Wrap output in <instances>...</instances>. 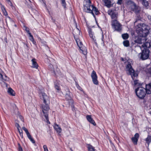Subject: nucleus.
<instances>
[{
    "mask_svg": "<svg viewBox=\"0 0 151 151\" xmlns=\"http://www.w3.org/2000/svg\"><path fill=\"white\" fill-rule=\"evenodd\" d=\"M149 27L145 24L139 23L136 27V31L138 36L134 40L136 43L138 44H145L146 42V37L149 34Z\"/></svg>",
    "mask_w": 151,
    "mask_h": 151,
    "instance_id": "nucleus-1",
    "label": "nucleus"
},
{
    "mask_svg": "<svg viewBox=\"0 0 151 151\" xmlns=\"http://www.w3.org/2000/svg\"><path fill=\"white\" fill-rule=\"evenodd\" d=\"M41 94L43 98L44 103L45 104V105H42V111L44 114V116L47 122L50 124V123L49 121L48 114V111L50 109L48 104L50 102L49 98L45 93H41Z\"/></svg>",
    "mask_w": 151,
    "mask_h": 151,
    "instance_id": "nucleus-2",
    "label": "nucleus"
},
{
    "mask_svg": "<svg viewBox=\"0 0 151 151\" xmlns=\"http://www.w3.org/2000/svg\"><path fill=\"white\" fill-rule=\"evenodd\" d=\"M144 47V49L142 50L141 52L138 54L139 58L142 60L148 59L149 57L150 53V51L148 48Z\"/></svg>",
    "mask_w": 151,
    "mask_h": 151,
    "instance_id": "nucleus-3",
    "label": "nucleus"
},
{
    "mask_svg": "<svg viewBox=\"0 0 151 151\" xmlns=\"http://www.w3.org/2000/svg\"><path fill=\"white\" fill-rule=\"evenodd\" d=\"M135 92L137 97L141 99L144 98L146 93H147L145 88H143L141 86L136 89Z\"/></svg>",
    "mask_w": 151,
    "mask_h": 151,
    "instance_id": "nucleus-4",
    "label": "nucleus"
},
{
    "mask_svg": "<svg viewBox=\"0 0 151 151\" xmlns=\"http://www.w3.org/2000/svg\"><path fill=\"white\" fill-rule=\"evenodd\" d=\"M126 69L129 72V74L131 76V77L133 80L135 78V77L138 76V74L132 68V65L130 63H128L126 67Z\"/></svg>",
    "mask_w": 151,
    "mask_h": 151,
    "instance_id": "nucleus-5",
    "label": "nucleus"
},
{
    "mask_svg": "<svg viewBox=\"0 0 151 151\" xmlns=\"http://www.w3.org/2000/svg\"><path fill=\"white\" fill-rule=\"evenodd\" d=\"M127 4L128 5H130L132 10L134 11L136 13L139 12L140 10V7L137 6L133 2L131 1H129L127 2Z\"/></svg>",
    "mask_w": 151,
    "mask_h": 151,
    "instance_id": "nucleus-6",
    "label": "nucleus"
},
{
    "mask_svg": "<svg viewBox=\"0 0 151 151\" xmlns=\"http://www.w3.org/2000/svg\"><path fill=\"white\" fill-rule=\"evenodd\" d=\"M75 40L78 47L81 50V52H82L85 55H86L87 52L86 47L83 45L82 42L79 39H75Z\"/></svg>",
    "mask_w": 151,
    "mask_h": 151,
    "instance_id": "nucleus-7",
    "label": "nucleus"
},
{
    "mask_svg": "<svg viewBox=\"0 0 151 151\" xmlns=\"http://www.w3.org/2000/svg\"><path fill=\"white\" fill-rule=\"evenodd\" d=\"M107 13L110 16L112 20H117L118 17V12L115 9H111L108 10Z\"/></svg>",
    "mask_w": 151,
    "mask_h": 151,
    "instance_id": "nucleus-8",
    "label": "nucleus"
},
{
    "mask_svg": "<svg viewBox=\"0 0 151 151\" xmlns=\"http://www.w3.org/2000/svg\"><path fill=\"white\" fill-rule=\"evenodd\" d=\"M111 24L112 27L117 31H120L122 29L121 25L116 20H112Z\"/></svg>",
    "mask_w": 151,
    "mask_h": 151,
    "instance_id": "nucleus-9",
    "label": "nucleus"
},
{
    "mask_svg": "<svg viewBox=\"0 0 151 151\" xmlns=\"http://www.w3.org/2000/svg\"><path fill=\"white\" fill-rule=\"evenodd\" d=\"M91 1L90 0H85L84 6V10L86 12H91L90 9L92 5H91Z\"/></svg>",
    "mask_w": 151,
    "mask_h": 151,
    "instance_id": "nucleus-10",
    "label": "nucleus"
},
{
    "mask_svg": "<svg viewBox=\"0 0 151 151\" xmlns=\"http://www.w3.org/2000/svg\"><path fill=\"white\" fill-rule=\"evenodd\" d=\"M22 129L25 132L27 136L28 139L30 140V141L33 144L35 143V141L34 139L32 137L31 135L27 129L25 127H23L22 128Z\"/></svg>",
    "mask_w": 151,
    "mask_h": 151,
    "instance_id": "nucleus-11",
    "label": "nucleus"
},
{
    "mask_svg": "<svg viewBox=\"0 0 151 151\" xmlns=\"http://www.w3.org/2000/svg\"><path fill=\"white\" fill-rule=\"evenodd\" d=\"M91 77L93 83L95 85H98V81L97 80V76L96 72L94 70L93 71L91 74Z\"/></svg>",
    "mask_w": 151,
    "mask_h": 151,
    "instance_id": "nucleus-12",
    "label": "nucleus"
},
{
    "mask_svg": "<svg viewBox=\"0 0 151 151\" xmlns=\"http://www.w3.org/2000/svg\"><path fill=\"white\" fill-rule=\"evenodd\" d=\"M0 78H1L3 82V85H4L6 88L8 87V84L7 83L5 82V81H9V78L6 75L4 74L3 75L0 73Z\"/></svg>",
    "mask_w": 151,
    "mask_h": 151,
    "instance_id": "nucleus-13",
    "label": "nucleus"
},
{
    "mask_svg": "<svg viewBox=\"0 0 151 151\" xmlns=\"http://www.w3.org/2000/svg\"><path fill=\"white\" fill-rule=\"evenodd\" d=\"M90 9L91 10V12H88V13H91L93 16L94 15V12L96 15L99 14V12L96 7L94 6L93 5H92Z\"/></svg>",
    "mask_w": 151,
    "mask_h": 151,
    "instance_id": "nucleus-14",
    "label": "nucleus"
},
{
    "mask_svg": "<svg viewBox=\"0 0 151 151\" xmlns=\"http://www.w3.org/2000/svg\"><path fill=\"white\" fill-rule=\"evenodd\" d=\"M139 135L138 133H136L134 137L132 138V140L134 145H137L139 138Z\"/></svg>",
    "mask_w": 151,
    "mask_h": 151,
    "instance_id": "nucleus-15",
    "label": "nucleus"
},
{
    "mask_svg": "<svg viewBox=\"0 0 151 151\" xmlns=\"http://www.w3.org/2000/svg\"><path fill=\"white\" fill-rule=\"evenodd\" d=\"M145 89L146 91L147 94H150L151 93V83L146 85Z\"/></svg>",
    "mask_w": 151,
    "mask_h": 151,
    "instance_id": "nucleus-16",
    "label": "nucleus"
},
{
    "mask_svg": "<svg viewBox=\"0 0 151 151\" xmlns=\"http://www.w3.org/2000/svg\"><path fill=\"white\" fill-rule=\"evenodd\" d=\"M86 118L88 121L90 122L91 124H93L94 126L96 125V124L94 121L93 120V119L92 118L91 115H87L86 116Z\"/></svg>",
    "mask_w": 151,
    "mask_h": 151,
    "instance_id": "nucleus-17",
    "label": "nucleus"
},
{
    "mask_svg": "<svg viewBox=\"0 0 151 151\" xmlns=\"http://www.w3.org/2000/svg\"><path fill=\"white\" fill-rule=\"evenodd\" d=\"M31 61L32 63V67L37 69L38 67V65L37 63L36 60L35 58H33L32 60Z\"/></svg>",
    "mask_w": 151,
    "mask_h": 151,
    "instance_id": "nucleus-18",
    "label": "nucleus"
},
{
    "mask_svg": "<svg viewBox=\"0 0 151 151\" xmlns=\"http://www.w3.org/2000/svg\"><path fill=\"white\" fill-rule=\"evenodd\" d=\"M103 1L105 5L108 8H110L112 6L111 4V2L109 0H102Z\"/></svg>",
    "mask_w": 151,
    "mask_h": 151,
    "instance_id": "nucleus-19",
    "label": "nucleus"
},
{
    "mask_svg": "<svg viewBox=\"0 0 151 151\" xmlns=\"http://www.w3.org/2000/svg\"><path fill=\"white\" fill-rule=\"evenodd\" d=\"M88 32L90 37L94 41L95 43L97 45V42H96V40L95 39V37L94 36V34L93 33L91 29H90L89 30Z\"/></svg>",
    "mask_w": 151,
    "mask_h": 151,
    "instance_id": "nucleus-20",
    "label": "nucleus"
},
{
    "mask_svg": "<svg viewBox=\"0 0 151 151\" xmlns=\"http://www.w3.org/2000/svg\"><path fill=\"white\" fill-rule=\"evenodd\" d=\"M54 128L57 132L60 133L61 132L62 129L58 125L56 124H55L54 126Z\"/></svg>",
    "mask_w": 151,
    "mask_h": 151,
    "instance_id": "nucleus-21",
    "label": "nucleus"
},
{
    "mask_svg": "<svg viewBox=\"0 0 151 151\" xmlns=\"http://www.w3.org/2000/svg\"><path fill=\"white\" fill-rule=\"evenodd\" d=\"M142 46L147 48H150L151 47V42H146L145 44H142Z\"/></svg>",
    "mask_w": 151,
    "mask_h": 151,
    "instance_id": "nucleus-22",
    "label": "nucleus"
},
{
    "mask_svg": "<svg viewBox=\"0 0 151 151\" xmlns=\"http://www.w3.org/2000/svg\"><path fill=\"white\" fill-rule=\"evenodd\" d=\"M65 98L67 100H71L72 99L71 93L69 92H68L66 94Z\"/></svg>",
    "mask_w": 151,
    "mask_h": 151,
    "instance_id": "nucleus-23",
    "label": "nucleus"
},
{
    "mask_svg": "<svg viewBox=\"0 0 151 151\" xmlns=\"http://www.w3.org/2000/svg\"><path fill=\"white\" fill-rule=\"evenodd\" d=\"M104 35H102L101 38V40H98V43L104 46V40H103L104 39Z\"/></svg>",
    "mask_w": 151,
    "mask_h": 151,
    "instance_id": "nucleus-24",
    "label": "nucleus"
},
{
    "mask_svg": "<svg viewBox=\"0 0 151 151\" xmlns=\"http://www.w3.org/2000/svg\"><path fill=\"white\" fill-rule=\"evenodd\" d=\"M8 93L10 94V95L12 96H14L15 94V93L11 88H9L8 90Z\"/></svg>",
    "mask_w": 151,
    "mask_h": 151,
    "instance_id": "nucleus-25",
    "label": "nucleus"
},
{
    "mask_svg": "<svg viewBox=\"0 0 151 151\" xmlns=\"http://www.w3.org/2000/svg\"><path fill=\"white\" fill-rule=\"evenodd\" d=\"M145 140L146 143L148 144V146L149 144L151 142V136L148 135L147 137L145 139Z\"/></svg>",
    "mask_w": 151,
    "mask_h": 151,
    "instance_id": "nucleus-26",
    "label": "nucleus"
},
{
    "mask_svg": "<svg viewBox=\"0 0 151 151\" xmlns=\"http://www.w3.org/2000/svg\"><path fill=\"white\" fill-rule=\"evenodd\" d=\"M6 22L7 24V22L8 21V22H11L12 23H14V22L11 19L10 17L8 16H6Z\"/></svg>",
    "mask_w": 151,
    "mask_h": 151,
    "instance_id": "nucleus-27",
    "label": "nucleus"
},
{
    "mask_svg": "<svg viewBox=\"0 0 151 151\" xmlns=\"http://www.w3.org/2000/svg\"><path fill=\"white\" fill-rule=\"evenodd\" d=\"M88 150L89 151H95L94 147L90 145H88Z\"/></svg>",
    "mask_w": 151,
    "mask_h": 151,
    "instance_id": "nucleus-28",
    "label": "nucleus"
},
{
    "mask_svg": "<svg viewBox=\"0 0 151 151\" xmlns=\"http://www.w3.org/2000/svg\"><path fill=\"white\" fill-rule=\"evenodd\" d=\"M122 38L124 40H126L129 37V35L127 33L123 34L122 35Z\"/></svg>",
    "mask_w": 151,
    "mask_h": 151,
    "instance_id": "nucleus-29",
    "label": "nucleus"
},
{
    "mask_svg": "<svg viewBox=\"0 0 151 151\" xmlns=\"http://www.w3.org/2000/svg\"><path fill=\"white\" fill-rule=\"evenodd\" d=\"M123 43L125 47H127L129 46V42L128 40L124 41L123 42Z\"/></svg>",
    "mask_w": 151,
    "mask_h": 151,
    "instance_id": "nucleus-30",
    "label": "nucleus"
},
{
    "mask_svg": "<svg viewBox=\"0 0 151 151\" xmlns=\"http://www.w3.org/2000/svg\"><path fill=\"white\" fill-rule=\"evenodd\" d=\"M142 4L146 7H147L148 6V2L146 1V0H144L142 1Z\"/></svg>",
    "mask_w": 151,
    "mask_h": 151,
    "instance_id": "nucleus-31",
    "label": "nucleus"
},
{
    "mask_svg": "<svg viewBox=\"0 0 151 151\" xmlns=\"http://www.w3.org/2000/svg\"><path fill=\"white\" fill-rule=\"evenodd\" d=\"M55 87L56 89H57V90L58 91H60V87L59 86V84H58V83H55Z\"/></svg>",
    "mask_w": 151,
    "mask_h": 151,
    "instance_id": "nucleus-32",
    "label": "nucleus"
},
{
    "mask_svg": "<svg viewBox=\"0 0 151 151\" xmlns=\"http://www.w3.org/2000/svg\"><path fill=\"white\" fill-rule=\"evenodd\" d=\"M62 6L64 8L66 7V3L65 0H61Z\"/></svg>",
    "mask_w": 151,
    "mask_h": 151,
    "instance_id": "nucleus-33",
    "label": "nucleus"
},
{
    "mask_svg": "<svg viewBox=\"0 0 151 151\" xmlns=\"http://www.w3.org/2000/svg\"><path fill=\"white\" fill-rule=\"evenodd\" d=\"M18 151H23L22 150V147L21 146L19 143H18Z\"/></svg>",
    "mask_w": 151,
    "mask_h": 151,
    "instance_id": "nucleus-34",
    "label": "nucleus"
},
{
    "mask_svg": "<svg viewBox=\"0 0 151 151\" xmlns=\"http://www.w3.org/2000/svg\"><path fill=\"white\" fill-rule=\"evenodd\" d=\"M16 122L15 123V126L17 127V129L18 130H20L19 128H20V127L19 126V125L18 123L17 122V120L16 121Z\"/></svg>",
    "mask_w": 151,
    "mask_h": 151,
    "instance_id": "nucleus-35",
    "label": "nucleus"
},
{
    "mask_svg": "<svg viewBox=\"0 0 151 151\" xmlns=\"http://www.w3.org/2000/svg\"><path fill=\"white\" fill-rule=\"evenodd\" d=\"M18 131L19 133L20 136H21L22 138H23V135L22 131V130H21V131L20 130Z\"/></svg>",
    "mask_w": 151,
    "mask_h": 151,
    "instance_id": "nucleus-36",
    "label": "nucleus"
},
{
    "mask_svg": "<svg viewBox=\"0 0 151 151\" xmlns=\"http://www.w3.org/2000/svg\"><path fill=\"white\" fill-rule=\"evenodd\" d=\"M18 118L20 119L22 122H24V119L23 117L20 115H19L17 116Z\"/></svg>",
    "mask_w": 151,
    "mask_h": 151,
    "instance_id": "nucleus-37",
    "label": "nucleus"
},
{
    "mask_svg": "<svg viewBox=\"0 0 151 151\" xmlns=\"http://www.w3.org/2000/svg\"><path fill=\"white\" fill-rule=\"evenodd\" d=\"M29 40L32 42L34 44H35L36 42L34 40L33 37H31L29 38Z\"/></svg>",
    "mask_w": 151,
    "mask_h": 151,
    "instance_id": "nucleus-38",
    "label": "nucleus"
},
{
    "mask_svg": "<svg viewBox=\"0 0 151 151\" xmlns=\"http://www.w3.org/2000/svg\"><path fill=\"white\" fill-rule=\"evenodd\" d=\"M43 148L44 149V151H48L47 147L46 145L43 146Z\"/></svg>",
    "mask_w": 151,
    "mask_h": 151,
    "instance_id": "nucleus-39",
    "label": "nucleus"
},
{
    "mask_svg": "<svg viewBox=\"0 0 151 151\" xmlns=\"http://www.w3.org/2000/svg\"><path fill=\"white\" fill-rule=\"evenodd\" d=\"M122 2V0H118L116 3L118 5H121Z\"/></svg>",
    "mask_w": 151,
    "mask_h": 151,
    "instance_id": "nucleus-40",
    "label": "nucleus"
},
{
    "mask_svg": "<svg viewBox=\"0 0 151 151\" xmlns=\"http://www.w3.org/2000/svg\"><path fill=\"white\" fill-rule=\"evenodd\" d=\"M3 12L4 16H6L8 15L7 13L6 10L4 12Z\"/></svg>",
    "mask_w": 151,
    "mask_h": 151,
    "instance_id": "nucleus-41",
    "label": "nucleus"
},
{
    "mask_svg": "<svg viewBox=\"0 0 151 151\" xmlns=\"http://www.w3.org/2000/svg\"><path fill=\"white\" fill-rule=\"evenodd\" d=\"M138 83V80H135L134 81V83L135 85H136Z\"/></svg>",
    "mask_w": 151,
    "mask_h": 151,
    "instance_id": "nucleus-42",
    "label": "nucleus"
},
{
    "mask_svg": "<svg viewBox=\"0 0 151 151\" xmlns=\"http://www.w3.org/2000/svg\"><path fill=\"white\" fill-rule=\"evenodd\" d=\"M1 9H2V11H3V12L5 11V10H6L5 9V8H4V6H1Z\"/></svg>",
    "mask_w": 151,
    "mask_h": 151,
    "instance_id": "nucleus-43",
    "label": "nucleus"
},
{
    "mask_svg": "<svg viewBox=\"0 0 151 151\" xmlns=\"http://www.w3.org/2000/svg\"><path fill=\"white\" fill-rule=\"evenodd\" d=\"M147 17L148 19L151 21V16L150 15H148L147 16Z\"/></svg>",
    "mask_w": 151,
    "mask_h": 151,
    "instance_id": "nucleus-44",
    "label": "nucleus"
},
{
    "mask_svg": "<svg viewBox=\"0 0 151 151\" xmlns=\"http://www.w3.org/2000/svg\"><path fill=\"white\" fill-rule=\"evenodd\" d=\"M26 30L28 34H29V33H30L29 30L28 29H26Z\"/></svg>",
    "mask_w": 151,
    "mask_h": 151,
    "instance_id": "nucleus-45",
    "label": "nucleus"
},
{
    "mask_svg": "<svg viewBox=\"0 0 151 151\" xmlns=\"http://www.w3.org/2000/svg\"><path fill=\"white\" fill-rule=\"evenodd\" d=\"M29 34V36L30 37H33V36L30 33H29V34Z\"/></svg>",
    "mask_w": 151,
    "mask_h": 151,
    "instance_id": "nucleus-46",
    "label": "nucleus"
},
{
    "mask_svg": "<svg viewBox=\"0 0 151 151\" xmlns=\"http://www.w3.org/2000/svg\"><path fill=\"white\" fill-rule=\"evenodd\" d=\"M122 61H124V59L122 58Z\"/></svg>",
    "mask_w": 151,
    "mask_h": 151,
    "instance_id": "nucleus-47",
    "label": "nucleus"
},
{
    "mask_svg": "<svg viewBox=\"0 0 151 151\" xmlns=\"http://www.w3.org/2000/svg\"><path fill=\"white\" fill-rule=\"evenodd\" d=\"M140 1H144V0H139Z\"/></svg>",
    "mask_w": 151,
    "mask_h": 151,
    "instance_id": "nucleus-48",
    "label": "nucleus"
},
{
    "mask_svg": "<svg viewBox=\"0 0 151 151\" xmlns=\"http://www.w3.org/2000/svg\"><path fill=\"white\" fill-rule=\"evenodd\" d=\"M137 22V21H136L135 22H134V23L135 24Z\"/></svg>",
    "mask_w": 151,
    "mask_h": 151,
    "instance_id": "nucleus-49",
    "label": "nucleus"
},
{
    "mask_svg": "<svg viewBox=\"0 0 151 151\" xmlns=\"http://www.w3.org/2000/svg\"><path fill=\"white\" fill-rule=\"evenodd\" d=\"M14 26H15V27H16V25H15H15H14Z\"/></svg>",
    "mask_w": 151,
    "mask_h": 151,
    "instance_id": "nucleus-50",
    "label": "nucleus"
},
{
    "mask_svg": "<svg viewBox=\"0 0 151 151\" xmlns=\"http://www.w3.org/2000/svg\"><path fill=\"white\" fill-rule=\"evenodd\" d=\"M14 106L16 107V106L15 105H14Z\"/></svg>",
    "mask_w": 151,
    "mask_h": 151,
    "instance_id": "nucleus-51",
    "label": "nucleus"
},
{
    "mask_svg": "<svg viewBox=\"0 0 151 151\" xmlns=\"http://www.w3.org/2000/svg\"><path fill=\"white\" fill-rule=\"evenodd\" d=\"M16 110H17V108L16 109Z\"/></svg>",
    "mask_w": 151,
    "mask_h": 151,
    "instance_id": "nucleus-52",
    "label": "nucleus"
}]
</instances>
